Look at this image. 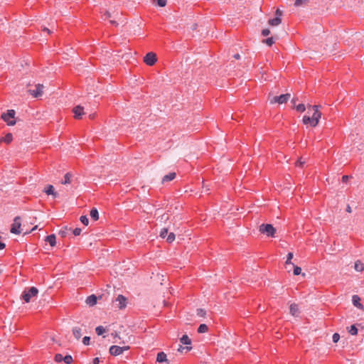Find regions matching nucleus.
<instances>
[{"label":"nucleus","instance_id":"52","mask_svg":"<svg viewBox=\"0 0 364 364\" xmlns=\"http://www.w3.org/2000/svg\"><path fill=\"white\" fill-rule=\"evenodd\" d=\"M203 189L205 192H208L210 190L209 187L205 184L203 185Z\"/></svg>","mask_w":364,"mask_h":364},{"label":"nucleus","instance_id":"60","mask_svg":"<svg viewBox=\"0 0 364 364\" xmlns=\"http://www.w3.org/2000/svg\"><path fill=\"white\" fill-rule=\"evenodd\" d=\"M110 23H111L112 24L117 25V23H116V21H112V20H111V21H110Z\"/></svg>","mask_w":364,"mask_h":364},{"label":"nucleus","instance_id":"38","mask_svg":"<svg viewBox=\"0 0 364 364\" xmlns=\"http://www.w3.org/2000/svg\"><path fill=\"white\" fill-rule=\"evenodd\" d=\"M81 223L84 224L85 225H87L89 223V220L85 215H82L80 218Z\"/></svg>","mask_w":364,"mask_h":364},{"label":"nucleus","instance_id":"30","mask_svg":"<svg viewBox=\"0 0 364 364\" xmlns=\"http://www.w3.org/2000/svg\"><path fill=\"white\" fill-rule=\"evenodd\" d=\"M95 331L97 335L100 336L106 331V329L103 326H99L95 328Z\"/></svg>","mask_w":364,"mask_h":364},{"label":"nucleus","instance_id":"41","mask_svg":"<svg viewBox=\"0 0 364 364\" xmlns=\"http://www.w3.org/2000/svg\"><path fill=\"white\" fill-rule=\"evenodd\" d=\"M168 233V229L167 228H163L160 232V237L162 238H164Z\"/></svg>","mask_w":364,"mask_h":364},{"label":"nucleus","instance_id":"39","mask_svg":"<svg viewBox=\"0 0 364 364\" xmlns=\"http://www.w3.org/2000/svg\"><path fill=\"white\" fill-rule=\"evenodd\" d=\"M197 315L200 317H205L206 315V311L203 309H197Z\"/></svg>","mask_w":364,"mask_h":364},{"label":"nucleus","instance_id":"12","mask_svg":"<svg viewBox=\"0 0 364 364\" xmlns=\"http://www.w3.org/2000/svg\"><path fill=\"white\" fill-rule=\"evenodd\" d=\"M43 191L47 195L53 196V198H56L58 196V193L55 191L54 187L52 185L46 186Z\"/></svg>","mask_w":364,"mask_h":364},{"label":"nucleus","instance_id":"61","mask_svg":"<svg viewBox=\"0 0 364 364\" xmlns=\"http://www.w3.org/2000/svg\"><path fill=\"white\" fill-rule=\"evenodd\" d=\"M94 117H95V114H90V119H93Z\"/></svg>","mask_w":364,"mask_h":364},{"label":"nucleus","instance_id":"22","mask_svg":"<svg viewBox=\"0 0 364 364\" xmlns=\"http://www.w3.org/2000/svg\"><path fill=\"white\" fill-rule=\"evenodd\" d=\"M73 333L75 338L77 340H79L81 338L82 334H81V328H79V327L73 328Z\"/></svg>","mask_w":364,"mask_h":364},{"label":"nucleus","instance_id":"49","mask_svg":"<svg viewBox=\"0 0 364 364\" xmlns=\"http://www.w3.org/2000/svg\"><path fill=\"white\" fill-rule=\"evenodd\" d=\"M168 219H169V215L168 213H165V214L162 215L161 217V220L166 221Z\"/></svg>","mask_w":364,"mask_h":364},{"label":"nucleus","instance_id":"7","mask_svg":"<svg viewBox=\"0 0 364 364\" xmlns=\"http://www.w3.org/2000/svg\"><path fill=\"white\" fill-rule=\"evenodd\" d=\"M21 218L20 216H16L14 219V223L11 228V232L16 235H20L21 233Z\"/></svg>","mask_w":364,"mask_h":364},{"label":"nucleus","instance_id":"23","mask_svg":"<svg viewBox=\"0 0 364 364\" xmlns=\"http://www.w3.org/2000/svg\"><path fill=\"white\" fill-rule=\"evenodd\" d=\"M90 215L94 220H97L99 219L98 210L95 208L90 210Z\"/></svg>","mask_w":364,"mask_h":364},{"label":"nucleus","instance_id":"32","mask_svg":"<svg viewBox=\"0 0 364 364\" xmlns=\"http://www.w3.org/2000/svg\"><path fill=\"white\" fill-rule=\"evenodd\" d=\"M351 335H356L358 333V329L355 325H352L348 331Z\"/></svg>","mask_w":364,"mask_h":364},{"label":"nucleus","instance_id":"16","mask_svg":"<svg viewBox=\"0 0 364 364\" xmlns=\"http://www.w3.org/2000/svg\"><path fill=\"white\" fill-rule=\"evenodd\" d=\"M282 23V18L275 17L268 21V24L272 26H277Z\"/></svg>","mask_w":364,"mask_h":364},{"label":"nucleus","instance_id":"26","mask_svg":"<svg viewBox=\"0 0 364 364\" xmlns=\"http://www.w3.org/2000/svg\"><path fill=\"white\" fill-rule=\"evenodd\" d=\"M72 174L67 173L64 176V180L62 181V184L66 185L71 183Z\"/></svg>","mask_w":364,"mask_h":364},{"label":"nucleus","instance_id":"62","mask_svg":"<svg viewBox=\"0 0 364 364\" xmlns=\"http://www.w3.org/2000/svg\"><path fill=\"white\" fill-rule=\"evenodd\" d=\"M294 104L296 103V100L295 99H293L292 101H291Z\"/></svg>","mask_w":364,"mask_h":364},{"label":"nucleus","instance_id":"29","mask_svg":"<svg viewBox=\"0 0 364 364\" xmlns=\"http://www.w3.org/2000/svg\"><path fill=\"white\" fill-rule=\"evenodd\" d=\"M292 258H293V253L289 252L287 255L286 265H294V264L291 262Z\"/></svg>","mask_w":364,"mask_h":364},{"label":"nucleus","instance_id":"6","mask_svg":"<svg viewBox=\"0 0 364 364\" xmlns=\"http://www.w3.org/2000/svg\"><path fill=\"white\" fill-rule=\"evenodd\" d=\"M130 348L129 346H117L114 345L112 346L109 349V352L112 355L117 356L123 353L124 351L128 350Z\"/></svg>","mask_w":364,"mask_h":364},{"label":"nucleus","instance_id":"40","mask_svg":"<svg viewBox=\"0 0 364 364\" xmlns=\"http://www.w3.org/2000/svg\"><path fill=\"white\" fill-rule=\"evenodd\" d=\"M63 360V356L61 354H56L55 355V361L57 363H60Z\"/></svg>","mask_w":364,"mask_h":364},{"label":"nucleus","instance_id":"36","mask_svg":"<svg viewBox=\"0 0 364 364\" xmlns=\"http://www.w3.org/2000/svg\"><path fill=\"white\" fill-rule=\"evenodd\" d=\"M296 109L298 111V112H304L306 109V107L304 104H299L296 107Z\"/></svg>","mask_w":364,"mask_h":364},{"label":"nucleus","instance_id":"21","mask_svg":"<svg viewBox=\"0 0 364 364\" xmlns=\"http://www.w3.org/2000/svg\"><path fill=\"white\" fill-rule=\"evenodd\" d=\"M180 341L182 344L186 345L187 346H190L191 344V340L187 335L183 336L182 338H181Z\"/></svg>","mask_w":364,"mask_h":364},{"label":"nucleus","instance_id":"43","mask_svg":"<svg viewBox=\"0 0 364 364\" xmlns=\"http://www.w3.org/2000/svg\"><path fill=\"white\" fill-rule=\"evenodd\" d=\"M332 338H333V341L334 343H337L339 341V339H340V335L338 333H335L333 335Z\"/></svg>","mask_w":364,"mask_h":364},{"label":"nucleus","instance_id":"15","mask_svg":"<svg viewBox=\"0 0 364 364\" xmlns=\"http://www.w3.org/2000/svg\"><path fill=\"white\" fill-rule=\"evenodd\" d=\"M360 299L358 295H353L352 297V301L355 306L360 309H363V306L360 303Z\"/></svg>","mask_w":364,"mask_h":364},{"label":"nucleus","instance_id":"58","mask_svg":"<svg viewBox=\"0 0 364 364\" xmlns=\"http://www.w3.org/2000/svg\"><path fill=\"white\" fill-rule=\"evenodd\" d=\"M234 58H235V59L238 60V59H240V55L239 54H235V55H234Z\"/></svg>","mask_w":364,"mask_h":364},{"label":"nucleus","instance_id":"57","mask_svg":"<svg viewBox=\"0 0 364 364\" xmlns=\"http://www.w3.org/2000/svg\"><path fill=\"white\" fill-rule=\"evenodd\" d=\"M348 176H343V178H342L343 181H344V182L348 180Z\"/></svg>","mask_w":364,"mask_h":364},{"label":"nucleus","instance_id":"50","mask_svg":"<svg viewBox=\"0 0 364 364\" xmlns=\"http://www.w3.org/2000/svg\"><path fill=\"white\" fill-rule=\"evenodd\" d=\"M275 14H276V17H280L282 16V11L279 9H277L275 11Z\"/></svg>","mask_w":364,"mask_h":364},{"label":"nucleus","instance_id":"34","mask_svg":"<svg viewBox=\"0 0 364 364\" xmlns=\"http://www.w3.org/2000/svg\"><path fill=\"white\" fill-rule=\"evenodd\" d=\"M308 2V0H296L294 5L296 6H301L302 5L306 4Z\"/></svg>","mask_w":364,"mask_h":364},{"label":"nucleus","instance_id":"37","mask_svg":"<svg viewBox=\"0 0 364 364\" xmlns=\"http://www.w3.org/2000/svg\"><path fill=\"white\" fill-rule=\"evenodd\" d=\"M63 361L66 364H70L73 362V358L71 355H65V357H63Z\"/></svg>","mask_w":364,"mask_h":364},{"label":"nucleus","instance_id":"31","mask_svg":"<svg viewBox=\"0 0 364 364\" xmlns=\"http://www.w3.org/2000/svg\"><path fill=\"white\" fill-rule=\"evenodd\" d=\"M191 348H192L191 346H186V347L180 346L178 349V351L183 353H184V351L188 352V351L191 350Z\"/></svg>","mask_w":364,"mask_h":364},{"label":"nucleus","instance_id":"18","mask_svg":"<svg viewBox=\"0 0 364 364\" xmlns=\"http://www.w3.org/2000/svg\"><path fill=\"white\" fill-rule=\"evenodd\" d=\"M46 241L48 242L51 247H54L56 244V237L55 235H50L46 237Z\"/></svg>","mask_w":364,"mask_h":364},{"label":"nucleus","instance_id":"9","mask_svg":"<svg viewBox=\"0 0 364 364\" xmlns=\"http://www.w3.org/2000/svg\"><path fill=\"white\" fill-rule=\"evenodd\" d=\"M44 86L42 84H38L36 85L35 90H28V92L34 97H41L43 92Z\"/></svg>","mask_w":364,"mask_h":364},{"label":"nucleus","instance_id":"19","mask_svg":"<svg viewBox=\"0 0 364 364\" xmlns=\"http://www.w3.org/2000/svg\"><path fill=\"white\" fill-rule=\"evenodd\" d=\"M156 361L159 363L168 362L166 354L164 352H160L157 354Z\"/></svg>","mask_w":364,"mask_h":364},{"label":"nucleus","instance_id":"4","mask_svg":"<svg viewBox=\"0 0 364 364\" xmlns=\"http://www.w3.org/2000/svg\"><path fill=\"white\" fill-rule=\"evenodd\" d=\"M15 111L14 109H9L6 113H3L1 114V119L7 123L9 126H13L16 124L15 118Z\"/></svg>","mask_w":364,"mask_h":364},{"label":"nucleus","instance_id":"1","mask_svg":"<svg viewBox=\"0 0 364 364\" xmlns=\"http://www.w3.org/2000/svg\"><path fill=\"white\" fill-rule=\"evenodd\" d=\"M309 115H304L302 122L304 124H310L315 127L318 125L321 117V112L318 110V105H308Z\"/></svg>","mask_w":364,"mask_h":364},{"label":"nucleus","instance_id":"46","mask_svg":"<svg viewBox=\"0 0 364 364\" xmlns=\"http://www.w3.org/2000/svg\"><path fill=\"white\" fill-rule=\"evenodd\" d=\"M157 4L159 6L164 7L166 5V0H158Z\"/></svg>","mask_w":364,"mask_h":364},{"label":"nucleus","instance_id":"48","mask_svg":"<svg viewBox=\"0 0 364 364\" xmlns=\"http://www.w3.org/2000/svg\"><path fill=\"white\" fill-rule=\"evenodd\" d=\"M269 34H270V31L268 28H265L262 31V35L264 36H267Z\"/></svg>","mask_w":364,"mask_h":364},{"label":"nucleus","instance_id":"3","mask_svg":"<svg viewBox=\"0 0 364 364\" xmlns=\"http://www.w3.org/2000/svg\"><path fill=\"white\" fill-rule=\"evenodd\" d=\"M38 293V289L34 287H32L28 289L24 290L22 294V298L26 303H28L30 302L33 297H36L37 296Z\"/></svg>","mask_w":364,"mask_h":364},{"label":"nucleus","instance_id":"51","mask_svg":"<svg viewBox=\"0 0 364 364\" xmlns=\"http://www.w3.org/2000/svg\"><path fill=\"white\" fill-rule=\"evenodd\" d=\"M111 17V14L109 11H106L104 14V18L107 19Z\"/></svg>","mask_w":364,"mask_h":364},{"label":"nucleus","instance_id":"25","mask_svg":"<svg viewBox=\"0 0 364 364\" xmlns=\"http://www.w3.org/2000/svg\"><path fill=\"white\" fill-rule=\"evenodd\" d=\"M12 140H13V136L11 134L9 133L4 137L1 138L0 139V141H4L6 144H9L12 141Z\"/></svg>","mask_w":364,"mask_h":364},{"label":"nucleus","instance_id":"56","mask_svg":"<svg viewBox=\"0 0 364 364\" xmlns=\"http://www.w3.org/2000/svg\"><path fill=\"white\" fill-rule=\"evenodd\" d=\"M346 211L348 213H351L352 212V209H351V208H350V206L349 205L346 208Z\"/></svg>","mask_w":364,"mask_h":364},{"label":"nucleus","instance_id":"14","mask_svg":"<svg viewBox=\"0 0 364 364\" xmlns=\"http://www.w3.org/2000/svg\"><path fill=\"white\" fill-rule=\"evenodd\" d=\"M176 173L175 172H171V173H169L168 174L164 176L162 178V183H167V182H169V181H171L172 180H173L175 178H176Z\"/></svg>","mask_w":364,"mask_h":364},{"label":"nucleus","instance_id":"8","mask_svg":"<svg viewBox=\"0 0 364 364\" xmlns=\"http://www.w3.org/2000/svg\"><path fill=\"white\" fill-rule=\"evenodd\" d=\"M157 61V56L155 53L149 52L144 58V62L149 66L154 65Z\"/></svg>","mask_w":364,"mask_h":364},{"label":"nucleus","instance_id":"24","mask_svg":"<svg viewBox=\"0 0 364 364\" xmlns=\"http://www.w3.org/2000/svg\"><path fill=\"white\" fill-rule=\"evenodd\" d=\"M354 269L358 272H362L364 269V264L358 260L355 262Z\"/></svg>","mask_w":364,"mask_h":364},{"label":"nucleus","instance_id":"13","mask_svg":"<svg viewBox=\"0 0 364 364\" xmlns=\"http://www.w3.org/2000/svg\"><path fill=\"white\" fill-rule=\"evenodd\" d=\"M290 314L293 316H299L300 314L299 306L296 304H291L289 307Z\"/></svg>","mask_w":364,"mask_h":364},{"label":"nucleus","instance_id":"47","mask_svg":"<svg viewBox=\"0 0 364 364\" xmlns=\"http://www.w3.org/2000/svg\"><path fill=\"white\" fill-rule=\"evenodd\" d=\"M81 229L79 228H76L75 229L73 230V234L75 235V236H77V235H80V233H81Z\"/></svg>","mask_w":364,"mask_h":364},{"label":"nucleus","instance_id":"45","mask_svg":"<svg viewBox=\"0 0 364 364\" xmlns=\"http://www.w3.org/2000/svg\"><path fill=\"white\" fill-rule=\"evenodd\" d=\"M305 164V161L304 160H302V159H299L296 162V166H302L304 164Z\"/></svg>","mask_w":364,"mask_h":364},{"label":"nucleus","instance_id":"10","mask_svg":"<svg viewBox=\"0 0 364 364\" xmlns=\"http://www.w3.org/2000/svg\"><path fill=\"white\" fill-rule=\"evenodd\" d=\"M73 112L74 113V117L77 119H81L82 117L85 114L84 108L80 105L75 107L73 109Z\"/></svg>","mask_w":364,"mask_h":364},{"label":"nucleus","instance_id":"54","mask_svg":"<svg viewBox=\"0 0 364 364\" xmlns=\"http://www.w3.org/2000/svg\"><path fill=\"white\" fill-rule=\"evenodd\" d=\"M6 247V245L4 242H0V250L4 249Z\"/></svg>","mask_w":364,"mask_h":364},{"label":"nucleus","instance_id":"44","mask_svg":"<svg viewBox=\"0 0 364 364\" xmlns=\"http://www.w3.org/2000/svg\"><path fill=\"white\" fill-rule=\"evenodd\" d=\"M90 338L89 336H85L83 338H82V343L87 346L90 344Z\"/></svg>","mask_w":364,"mask_h":364},{"label":"nucleus","instance_id":"27","mask_svg":"<svg viewBox=\"0 0 364 364\" xmlns=\"http://www.w3.org/2000/svg\"><path fill=\"white\" fill-rule=\"evenodd\" d=\"M208 331V327L206 324H200L198 328V332L199 333H206Z\"/></svg>","mask_w":364,"mask_h":364},{"label":"nucleus","instance_id":"55","mask_svg":"<svg viewBox=\"0 0 364 364\" xmlns=\"http://www.w3.org/2000/svg\"><path fill=\"white\" fill-rule=\"evenodd\" d=\"M43 31L48 33V34L51 33V31L48 28H43Z\"/></svg>","mask_w":364,"mask_h":364},{"label":"nucleus","instance_id":"33","mask_svg":"<svg viewBox=\"0 0 364 364\" xmlns=\"http://www.w3.org/2000/svg\"><path fill=\"white\" fill-rule=\"evenodd\" d=\"M175 234L173 233V232H171L169 233V235H168L167 238H166V241L169 243H171L172 242H173L175 240Z\"/></svg>","mask_w":364,"mask_h":364},{"label":"nucleus","instance_id":"2","mask_svg":"<svg viewBox=\"0 0 364 364\" xmlns=\"http://www.w3.org/2000/svg\"><path fill=\"white\" fill-rule=\"evenodd\" d=\"M289 93L281 95L280 96H271L269 95L268 100L270 104L278 103L279 105L286 103L290 99Z\"/></svg>","mask_w":364,"mask_h":364},{"label":"nucleus","instance_id":"11","mask_svg":"<svg viewBox=\"0 0 364 364\" xmlns=\"http://www.w3.org/2000/svg\"><path fill=\"white\" fill-rule=\"evenodd\" d=\"M116 302H117V307L120 309H124L127 306V299L123 295H118L116 298Z\"/></svg>","mask_w":364,"mask_h":364},{"label":"nucleus","instance_id":"28","mask_svg":"<svg viewBox=\"0 0 364 364\" xmlns=\"http://www.w3.org/2000/svg\"><path fill=\"white\" fill-rule=\"evenodd\" d=\"M274 42L275 41L273 37L268 38L263 41V43H266L269 46H272Z\"/></svg>","mask_w":364,"mask_h":364},{"label":"nucleus","instance_id":"17","mask_svg":"<svg viewBox=\"0 0 364 364\" xmlns=\"http://www.w3.org/2000/svg\"><path fill=\"white\" fill-rule=\"evenodd\" d=\"M86 303L89 306H94L97 303V296L94 294L89 296L86 299Z\"/></svg>","mask_w":364,"mask_h":364},{"label":"nucleus","instance_id":"53","mask_svg":"<svg viewBox=\"0 0 364 364\" xmlns=\"http://www.w3.org/2000/svg\"><path fill=\"white\" fill-rule=\"evenodd\" d=\"M100 363V360L98 358H94L93 360V364H99Z\"/></svg>","mask_w":364,"mask_h":364},{"label":"nucleus","instance_id":"42","mask_svg":"<svg viewBox=\"0 0 364 364\" xmlns=\"http://www.w3.org/2000/svg\"><path fill=\"white\" fill-rule=\"evenodd\" d=\"M68 229L65 227L63 230H60L59 231V235L62 237H65L67 235V230Z\"/></svg>","mask_w":364,"mask_h":364},{"label":"nucleus","instance_id":"59","mask_svg":"<svg viewBox=\"0 0 364 364\" xmlns=\"http://www.w3.org/2000/svg\"><path fill=\"white\" fill-rule=\"evenodd\" d=\"M37 228H38V225H35V226L32 228V230H31V232L34 231V230H36Z\"/></svg>","mask_w":364,"mask_h":364},{"label":"nucleus","instance_id":"20","mask_svg":"<svg viewBox=\"0 0 364 364\" xmlns=\"http://www.w3.org/2000/svg\"><path fill=\"white\" fill-rule=\"evenodd\" d=\"M111 336L113 337L114 341L113 343H119V344H124V341H121V337L119 336V333L117 332L112 333Z\"/></svg>","mask_w":364,"mask_h":364},{"label":"nucleus","instance_id":"5","mask_svg":"<svg viewBox=\"0 0 364 364\" xmlns=\"http://www.w3.org/2000/svg\"><path fill=\"white\" fill-rule=\"evenodd\" d=\"M259 231L266 234L268 237H274L276 229L271 224H262L259 228Z\"/></svg>","mask_w":364,"mask_h":364},{"label":"nucleus","instance_id":"35","mask_svg":"<svg viewBox=\"0 0 364 364\" xmlns=\"http://www.w3.org/2000/svg\"><path fill=\"white\" fill-rule=\"evenodd\" d=\"M294 267V275H299L301 273V269L299 267L295 266L294 264L292 265Z\"/></svg>","mask_w":364,"mask_h":364}]
</instances>
